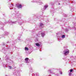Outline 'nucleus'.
Masks as SVG:
<instances>
[{"label":"nucleus","mask_w":76,"mask_h":76,"mask_svg":"<svg viewBox=\"0 0 76 76\" xmlns=\"http://www.w3.org/2000/svg\"><path fill=\"white\" fill-rule=\"evenodd\" d=\"M69 53V50L67 49L65 50L63 52V54H64L65 56L68 54Z\"/></svg>","instance_id":"obj_1"},{"label":"nucleus","mask_w":76,"mask_h":76,"mask_svg":"<svg viewBox=\"0 0 76 76\" xmlns=\"http://www.w3.org/2000/svg\"><path fill=\"white\" fill-rule=\"evenodd\" d=\"M41 34L42 37H44V35H45V34L44 33H41V32H39V33L37 35V36L38 37H39V35H40Z\"/></svg>","instance_id":"obj_2"},{"label":"nucleus","mask_w":76,"mask_h":76,"mask_svg":"<svg viewBox=\"0 0 76 76\" xmlns=\"http://www.w3.org/2000/svg\"><path fill=\"white\" fill-rule=\"evenodd\" d=\"M16 6L18 8V9L21 8V7H22V5L18 4H16Z\"/></svg>","instance_id":"obj_3"},{"label":"nucleus","mask_w":76,"mask_h":76,"mask_svg":"<svg viewBox=\"0 0 76 76\" xmlns=\"http://www.w3.org/2000/svg\"><path fill=\"white\" fill-rule=\"evenodd\" d=\"M28 60H29V58H26L25 59V61L26 63H29V62L28 61Z\"/></svg>","instance_id":"obj_4"},{"label":"nucleus","mask_w":76,"mask_h":76,"mask_svg":"<svg viewBox=\"0 0 76 76\" xmlns=\"http://www.w3.org/2000/svg\"><path fill=\"white\" fill-rule=\"evenodd\" d=\"M48 5H45L44 6V9L42 10H45L46 9V8H47L48 7Z\"/></svg>","instance_id":"obj_5"},{"label":"nucleus","mask_w":76,"mask_h":76,"mask_svg":"<svg viewBox=\"0 0 76 76\" xmlns=\"http://www.w3.org/2000/svg\"><path fill=\"white\" fill-rule=\"evenodd\" d=\"M35 44L36 45V46H37L38 47H39V46H40V45L38 43H36Z\"/></svg>","instance_id":"obj_6"},{"label":"nucleus","mask_w":76,"mask_h":76,"mask_svg":"<svg viewBox=\"0 0 76 76\" xmlns=\"http://www.w3.org/2000/svg\"><path fill=\"white\" fill-rule=\"evenodd\" d=\"M25 50H26V51H28L29 50L28 48L26 47H25Z\"/></svg>","instance_id":"obj_7"},{"label":"nucleus","mask_w":76,"mask_h":76,"mask_svg":"<svg viewBox=\"0 0 76 76\" xmlns=\"http://www.w3.org/2000/svg\"><path fill=\"white\" fill-rule=\"evenodd\" d=\"M43 24H42V23H41L40 24V26H43Z\"/></svg>","instance_id":"obj_8"},{"label":"nucleus","mask_w":76,"mask_h":76,"mask_svg":"<svg viewBox=\"0 0 76 76\" xmlns=\"http://www.w3.org/2000/svg\"><path fill=\"white\" fill-rule=\"evenodd\" d=\"M65 36L64 35H63L62 36V38H65Z\"/></svg>","instance_id":"obj_9"},{"label":"nucleus","mask_w":76,"mask_h":76,"mask_svg":"<svg viewBox=\"0 0 76 76\" xmlns=\"http://www.w3.org/2000/svg\"><path fill=\"white\" fill-rule=\"evenodd\" d=\"M8 67H9V68L10 69H12V67L11 66H8Z\"/></svg>","instance_id":"obj_10"},{"label":"nucleus","mask_w":76,"mask_h":76,"mask_svg":"<svg viewBox=\"0 0 76 76\" xmlns=\"http://www.w3.org/2000/svg\"><path fill=\"white\" fill-rule=\"evenodd\" d=\"M73 72V69H70V72Z\"/></svg>","instance_id":"obj_11"},{"label":"nucleus","mask_w":76,"mask_h":76,"mask_svg":"<svg viewBox=\"0 0 76 76\" xmlns=\"http://www.w3.org/2000/svg\"><path fill=\"white\" fill-rule=\"evenodd\" d=\"M69 76H70V75H72V73L69 72Z\"/></svg>","instance_id":"obj_12"},{"label":"nucleus","mask_w":76,"mask_h":76,"mask_svg":"<svg viewBox=\"0 0 76 76\" xmlns=\"http://www.w3.org/2000/svg\"><path fill=\"white\" fill-rule=\"evenodd\" d=\"M39 4H43V3H42L41 2H39Z\"/></svg>","instance_id":"obj_13"},{"label":"nucleus","mask_w":76,"mask_h":76,"mask_svg":"<svg viewBox=\"0 0 76 76\" xmlns=\"http://www.w3.org/2000/svg\"><path fill=\"white\" fill-rule=\"evenodd\" d=\"M11 23H15V22H12V21H11Z\"/></svg>","instance_id":"obj_14"},{"label":"nucleus","mask_w":76,"mask_h":76,"mask_svg":"<svg viewBox=\"0 0 76 76\" xmlns=\"http://www.w3.org/2000/svg\"><path fill=\"white\" fill-rule=\"evenodd\" d=\"M10 6H11V7H13V5H11Z\"/></svg>","instance_id":"obj_15"},{"label":"nucleus","mask_w":76,"mask_h":76,"mask_svg":"<svg viewBox=\"0 0 76 76\" xmlns=\"http://www.w3.org/2000/svg\"><path fill=\"white\" fill-rule=\"evenodd\" d=\"M18 18L19 19V20H20V18L19 17Z\"/></svg>","instance_id":"obj_16"},{"label":"nucleus","mask_w":76,"mask_h":76,"mask_svg":"<svg viewBox=\"0 0 76 76\" xmlns=\"http://www.w3.org/2000/svg\"><path fill=\"white\" fill-rule=\"evenodd\" d=\"M61 74H62V72L61 73Z\"/></svg>","instance_id":"obj_17"},{"label":"nucleus","mask_w":76,"mask_h":76,"mask_svg":"<svg viewBox=\"0 0 76 76\" xmlns=\"http://www.w3.org/2000/svg\"><path fill=\"white\" fill-rule=\"evenodd\" d=\"M50 76V75H49V76Z\"/></svg>","instance_id":"obj_18"},{"label":"nucleus","mask_w":76,"mask_h":76,"mask_svg":"<svg viewBox=\"0 0 76 76\" xmlns=\"http://www.w3.org/2000/svg\"><path fill=\"white\" fill-rule=\"evenodd\" d=\"M33 75H34V74H33Z\"/></svg>","instance_id":"obj_19"},{"label":"nucleus","mask_w":76,"mask_h":76,"mask_svg":"<svg viewBox=\"0 0 76 76\" xmlns=\"http://www.w3.org/2000/svg\"><path fill=\"white\" fill-rule=\"evenodd\" d=\"M20 25V24H19Z\"/></svg>","instance_id":"obj_20"},{"label":"nucleus","mask_w":76,"mask_h":76,"mask_svg":"<svg viewBox=\"0 0 76 76\" xmlns=\"http://www.w3.org/2000/svg\"><path fill=\"white\" fill-rule=\"evenodd\" d=\"M75 30H76V28H75Z\"/></svg>","instance_id":"obj_21"}]
</instances>
